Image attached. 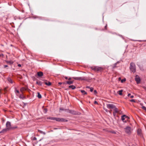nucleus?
I'll return each mask as SVG.
<instances>
[{
  "label": "nucleus",
  "mask_w": 146,
  "mask_h": 146,
  "mask_svg": "<svg viewBox=\"0 0 146 146\" xmlns=\"http://www.w3.org/2000/svg\"><path fill=\"white\" fill-rule=\"evenodd\" d=\"M106 106L107 108L109 109H113V114L114 116L115 117H118V110L113 104H106Z\"/></svg>",
  "instance_id": "1"
},
{
  "label": "nucleus",
  "mask_w": 146,
  "mask_h": 146,
  "mask_svg": "<svg viewBox=\"0 0 146 146\" xmlns=\"http://www.w3.org/2000/svg\"><path fill=\"white\" fill-rule=\"evenodd\" d=\"M124 129L125 133L129 135H130L132 133L133 130L132 127L128 126L126 127Z\"/></svg>",
  "instance_id": "2"
},
{
  "label": "nucleus",
  "mask_w": 146,
  "mask_h": 146,
  "mask_svg": "<svg viewBox=\"0 0 146 146\" xmlns=\"http://www.w3.org/2000/svg\"><path fill=\"white\" fill-rule=\"evenodd\" d=\"M91 69L96 72H101L103 70L102 68L98 66H93L91 68Z\"/></svg>",
  "instance_id": "3"
},
{
  "label": "nucleus",
  "mask_w": 146,
  "mask_h": 146,
  "mask_svg": "<svg viewBox=\"0 0 146 146\" xmlns=\"http://www.w3.org/2000/svg\"><path fill=\"white\" fill-rule=\"evenodd\" d=\"M7 128L9 130L11 129H15L17 128V127H13L11 124V123L9 121H7L6 123Z\"/></svg>",
  "instance_id": "4"
},
{
  "label": "nucleus",
  "mask_w": 146,
  "mask_h": 146,
  "mask_svg": "<svg viewBox=\"0 0 146 146\" xmlns=\"http://www.w3.org/2000/svg\"><path fill=\"white\" fill-rule=\"evenodd\" d=\"M130 69L131 71L133 72H135L136 71L135 66V64L133 62L130 64Z\"/></svg>",
  "instance_id": "5"
},
{
  "label": "nucleus",
  "mask_w": 146,
  "mask_h": 146,
  "mask_svg": "<svg viewBox=\"0 0 146 146\" xmlns=\"http://www.w3.org/2000/svg\"><path fill=\"white\" fill-rule=\"evenodd\" d=\"M129 118L125 115H124L121 116V119L124 122H127Z\"/></svg>",
  "instance_id": "6"
},
{
  "label": "nucleus",
  "mask_w": 146,
  "mask_h": 146,
  "mask_svg": "<svg viewBox=\"0 0 146 146\" xmlns=\"http://www.w3.org/2000/svg\"><path fill=\"white\" fill-rule=\"evenodd\" d=\"M55 120H56L58 121H60V122H62V121H65L66 122L67 121V120H66L62 118H58V117H55Z\"/></svg>",
  "instance_id": "7"
},
{
  "label": "nucleus",
  "mask_w": 146,
  "mask_h": 146,
  "mask_svg": "<svg viewBox=\"0 0 146 146\" xmlns=\"http://www.w3.org/2000/svg\"><path fill=\"white\" fill-rule=\"evenodd\" d=\"M137 134L140 137H142L143 136L141 130V129H137Z\"/></svg>",
  "instance_id": "8"
},
{
  "label": "nucleus",
  "mask_w": 146,
  "mask_h": 146,
  "mask_svg": "<svg viewBox=\"0 0 146 146\" xmlns=\"http://www.w3.org/2000/svg\"><path fill=\"white\" fill-rule=\"evenodd\" d=\"M135 79L137 84L139 83L140 81V79L138 75H136L135 76Z\"/></svg>",
  "instance_id": "9"
},
{
  "label": "nucleus",
  "mask_w": 146,
  "mask_h": 146,
  "mask_svg": "<svg viewBox=\"0 0 146 146\" xmlns=\"http://www.w3.org/2000/svg\"><path fill=\"white\" fill-rule=\"evenodd\" d=\"M29 90L27 88H25L24 87H22L20 89L21 92L22 93H23V92L25 90L29 91Z\"/></svg>",
  "instance_id": "10"
},
{
  "label": "nucleus",
  "mask_w": 146,
  "mask_h": 146,
  "mask_svg": "<svg viewBox=\"0 0 146 146\" xmlns=\"http://www.w3.org/2000/svg\"><path fill=\"white\" fill-rule=\"evenodd\" d=\"M19 98L23 100L25 99L26 98L25 96H23V93H22V94L20 95Z\"/></svg>",
  "instance_id": "11"
},
{
  "label": "nucleus",
  "mask_w": 146,
  "mask_h": 146,
  "mask_svg": "<svg viewBox=\"0 0 146 146\" xmlns=\"http://www.w3.org/2000/svg\"><path fill=\"white\" fill-rule=\"evenodd\" d=\"M37 75L40 77H41L43 75V73L41 72H39L37 73Z\"/></svg>",
  "instance_id": "12"
},
{
  "label": "nucleus",
  "mask_w": 146,
  "mask_h": 146,
  "mask_svg": "<svg viewBox=\"0 0 146 146\" xmlns=\"http://www.w3.org/2000/svg\"><path fill=\"white\" fill-rule=\"evenodd\" d=\"M68 112L69 113H72L73 114H75V112L73 110H69Z\"/></svg>",
  "instance_id": "13"
},
{
  "label": "nucleus",
  "mask_w": 146,
  "mask_h": 146,
  "mask_svg": "<svg viewBox=\"0 0 146 146\" xmlns=\"http://www.w3.org/2000/svg\"><path fill=\"white\" fill-rule=\"evenodd\" d=\"M47 119H50L53 120H55V117H47Z\"/></svg>",
  "instance_id": "14"
},
{
  "label": "nucleus",
  "mask_w": 146,
  "mask_h": 146,
  "mask_svg": "<svg viewBox=\"0 0 146 146\" xmlns=\"http://www.w3.org/2000/svg\"><path fill=\"white\" fill-rule=\"evenodd\" d=\"M8 130L7 128H5L3 129L2 131L0 132L1 133H3L6 132Z\"/></svg>",
  "instance_id": "15"
},
{
  "label": "nucleus",
  "mask_w": 146,
  "mask_h": 146,
  "mask_svg": "<svg viewBox=\"0 0 146 146\" xmlns=\"http://www.w3.org/2000/svg\"><path fill=\"white\" fill-rule=\"evenodd\" d=\"M81 92L82 93V94L83 95H85V94H86L87 93L84 90H80Z\"/></svg>",
  "instance_id": "16"
},
{
  "label": "nucleus",
  "mask_w": 146,
  "mask_h": 146,
  "mask_svg": "<svg viewBox=\"0 0 146 146\" xmlns=\"http://www.w3.org/2000/svg\"><path fill=\"white\" fill-rule=\"evenodd\" d=\"M69 88H71L72 89H74L76 88V87L74 85L70 86L68 87Z\"/></svg>",
  "instance_id": "17"
},
{
  "label": "nucleus",
  "mask_w": 146,
  "mask_h": 146,
  "mask_svg": "<svg viewBox=\"0 0 146 146\" xmlns=\"http://www.w3.org/2000/svg\"><path fill=\"white\" fill-rule=\"evenodd\" d=\"M73 81H67L66 82V83L68 84H69V85L72 84L73 83Z\"/></svg>",
  "instance_id": "18"
},
{
  "label": "nucleus",
  "mask_w": 146,
  "mask_h": 146,
  "mask_svg": "<svg viewBox=\"0 0 146 146\" xmlns=\"http://www.w3.org/2000/svg\"><path fill=\"white\" fill-rule=\"evenodd\" d=\"M45 84L48 86H50L51 84V82H45Z\"/></svg>",
  "instance_id": "19"
},
{
  "label": "nucleus",
  "mask_w": 146,
  "mask_h": 146,
  "mask_svg": "<svg viewBox=\"0 0 146 146\" xmlns=\"http://www.w3.org/2000/svg\"><path fill=\"white\" fill-rule=\"evenodd\" d=\"M38 96H37L39 98H42V96L40 94V93L39 92H38Z\"/></svg>",
  "instance_id": "20"
},
{
  "label": "nucleus",
  "mask_w": 146,
  "mask_h": 146,
  "mask_svg": "<svg viewBox=\"0 0 146 146\" xmlns=\"http://www.w3.org/2000/svg\"><path fill=\"white\" fill-rule=\"evenodd\" d=\"M73 78L75 80H80L81 79V78H79V77H73Z\"/></svg>",
  "instance_id": "21"
},
{
  "label": "nucleus",
  "mask_w": 146,
  "mask_h": 146,
  "mask_svg": "<svg viewBox=\"0 0 146 146\" xmlns=\"http://www.w3.org/2000/svg\"><path fill=\"white\" fill-rule=\"evenodd\" d=\"M8 80L9 82H10L11 83H13V81L10 78H9L8 79Z\"/></svg>",
  "instance_id": "22"
},
{
  "label": "nucleus",
  "mask_w": 146,
  "mask_h": 146,
  "mask_svg": "<svg viewBox=\"0 0 146 146\" xmlns=\"http://www.w3.org/2000/svg\"><path fill=\"white\" fill-rule=\"evenodd\" d=\"M36 84L40 85L42 84L41 82L40 81H37L36 82Z\"/></svg>",
  "instance_id": "23"
},
{
  "label": "nucleus",
  "mask_w": 146,
  "mask_h": 146,
  "mask_svg": "<svg viewBox=\"0 0 146 146\" xmlns=\"http://www.w3.org/2000/svg\"><path fill=\"white\" fill-rule=\"evenodd\" d=\"M128 97H130L131 98H133L134 97V96L133 95L132 96H131V94H128Z\"/></svg>",
  "instance_id": "24"
},
{
  "label": "nucleus",
  "mask_w": 146,
  "mask_h": 146,
  "mask_svg": "<svg viewBox=\"0 0 146 146\" xmlns=\"http://www.w3.org/2000/svg\"><path fill=\"white\" fill-rule=\"evenodd\" d=\"M126 81V79L125 78L121 80V82L122 83L125 82Z\"/></svg>",
  "instance_id": "25"
},
{
  "label": "nucleus",
  "mask_w": 146,
  "mask_h": 146,
  "mask_svg": "<svg viewBox=\"0 0 146 146\" xmlns=\"http://www.w3.org/2000/svg\"><path fill=\"white\" fill-rule=\"evenodd\" d=\"M123 91V90H121L119 91V95H121L122 94V92Z\"/></svg>",
  "instance_id": "26"
},
{
  "label": "nucleus",
  "mask_w": 146,
  "mask_h": 146,
  "mask_svg": "<svg viewBox=\"0 0 146 146\" xmlns=\"http://www.w3.org/2000/svg\"><path fill=\"white\" fill-rule=\"evenodd\" d=\"M38 131L40 133H44V134H45L44 132H43L42 131L40 130H38Z\"/></svg>",
  "instance_id": "27"
},
{
  "label": "nucleus",
  "mask_w": 146,
  "mask_h": 146,
  "mask_svg": "<svg viewBox=\"0 0 146 146\" xmlns=\"http://www.w3.org/2000/svg\"><path fill=\"white\" fill-rule=\"evenodd\" d=\"M7 63H9L11 64H12L13 63V62L12 61H8L7 62Z\"/></svg>",
  "instance_id": "28"
},
{
  "label": "nucleus",
  "mask_w": 146,
  "mask_h": 146,
  "mask_svg": "<svg viewBox=\"0 0 146 146\" xmlns=\"http://www.w3.org/2000/svg\"><path fill=\"white\" fill-rule=\"evenodd\" d=\"M90 91L91 92H92L94 88H90Z\"/></svg>",
  "instance_id": "29"
},
{
  "label": "nucleus",
  "mask_w": 146,
  "mask_h": 146,
  "mask_svg": "<svg viewBox=\"0 0 146 146\" xmlns=\"http://www.w3.org/2000/svg\"><path fill=\"white\" fill-rule=\"evenodd\" d=\"M104 109L105 110V111H106L107 112H108L109 111L107 109H106V108H105L104 107Z\"/></svg>",
  "instance_id": "30"
},
{
  "label": "nucleus",
  "mask_w": 146,
  "mask_h": 146,
  "mask_svg": "<svg viewBox=\"0 0 146 146\" xmlns=\"http://www.w3.org/2000/svg\"><path fill=\"white\" fill-rule=\"evenodd\" d=\"M130 101L131 102H135V100H133V99L131 100H130Z\"/></svg>",
  "instance_id": "31"
},
{
  "label": "nucleus",
  "mask_w": 146,
  "mask_h": 146,
  "mask_svg": "<svg viewBox=\"0 0 146 146\" xmlns=\"http://www.w3.org/2000/svg\"><path fill=\"white\" fill-rule=\"evenodd\" d=\"M142 109H144V110H146V108L145 106H143L142 107Z\"/></svg>",
  "instance_id": "32"
},
{
  "label": "nucleus",
  "mask_w": 146,
  "mask_h": 146,
  "mask_svg": "<svg viewBox=\"0 0 146 146\" xmlns=\"http://www.w3.org/2000/svg\"><path fill=\"white\" fill-rule=\"evenodd\" d=\"M15 92H17L18 93H19V92L18 90H15Z\"/></svg>",
  "instance_id": "33"
},
{
  "label": "nucleus",
  "mask_w": 146,
  "mask_h": 146,
  "mask_svg": "<svg viewBox=\"0 0 146 146\" xmlns=\"http://www.w3.org/2000/svg\"><path fill=\"white\" fill-rule=\"evenodd\" d=\"M94 104H98L97 102L96 101H95L94 102Z\"/></svg>",
  "instance_id": "34"
},
{
  "label": "nucleus",
  "mask_w": 146,
  "mask_h": 146,
  "mask_svg": "<svg viewBox=\"0 0 146 146\" xmlns=\"http://www.w3.org/2000/svg\"><path fill=\"white\" fill-rule=\"evenodd\" d=\"M7 88H4V91L5 92H6V91H7Z\"/></svg>",
  "instance_id": "35"
},
{
  "label": "nucleus",
  "mask_w": 146,
  "mask_h": 146,
  "mask_svg": "<svg viewBox=\"0 0 146 146\" xmlns=\"http://www.w3.org/2000/svg\"><path fill=\"white\" fill-rule=\"evenodd\" d=\"M33 140H36V138L35 137H34L33 138Z\"/></svg>",
  "instance_id": "36"
},
{
  "label": "nucleus",
  "mask_w": 146,
  "mask_h": 146,
  "mask_svg": "<svg viewBox=\"0 0 146 146\" xmlns=\"http://www.w3.org/2000/svg\"><path fill=\"white\" fill-rule=\"evenodd\" d=\"M94 92L95 94H96L97 93V92L96 90H94Z\"/></svg>",
  "instance_id": "37"
},
{
  "label": "nucleus",
  "mask_w": 146,
  "mask_h": 146,
  "mask_svg": "<svg viewBox=\"0 0 146 146\" xmlns=\"http://www.w3.org/2000/svg\"><path fill=\"white\" fill-rule=\"evenodd\" d=\"M62 84V82H60L58 83V84L59 85H61Z\"/></svg>",
  "instance_id": "38"
},
{
  "label": "nucleus",
  "mask_w": 146,
  "mask_h": 146,
  "mask_svg": "<svg viewBox=\"0 0 146 146\" xmlns=\"http://www.w3.org/2000/svg\"><path fill=\"white\" fill-rule=\"evenodd\" d=\"M8 67V66L7 65H5L4 66V68H6Z\"/></svg>",
  "instance_id": "39"
},
{
  "label": "nucleus",
  "mask_w": 146,
  "mask_h": 146,
  "mask_svg": "<svg viewBox=\"0 0 146 146\" xmlns=\"http://www.w3.org/2000/svg\"><path fill=\"white\" fill-rule=\"evenodd\" d=\"M18 66L19 67H21V64H18Z\"/></svg>",
  "instance_id": "40"
},
{
  "label": "nucleus",
  "mask_w": 146,
  "mask_h": 146,
  "mask_svg": "<svg viewBox=\"0 0 146 146\" xmlns=\"http://www.w3.org/2000/svg\"><path fill=\"white\" fill-rule=\"evenodd\" d=\"M111 132H112V133H115V131H112Z\"/></svg>",
  "instance_id": "41"
},
{
  "label": "nucleus",
  "mask_w": 146,
  "mask_h": 146,
  "mask_svg": "<svg viewBox=\"0 0 146 146\" xmlns=\"http://www.w3.org/2000/svg\"><path fill=\"white\" fill-rule=\"evenodd\" d=\"M44 110L45 111V112H46L47 111V110L46 109H44Z\"/></svg>",
  "instance_id": "42"
},
{
  "label": "nucleus",
  "mask_w": 146,
  "mask_h": 146,
  "mask_svg": "<svg viewBox=\"0 0 146 146\" xmlns=\"http://www.w3.org/2000/svg\"><path fill=\"white\" fill-rule=\"evenodd\" d=\"M86 88H90V87L88 86H87L86 87Z\"/></svg>",
  "instance_id": "43"
},
{
  "label": "nucleus",
  "mask_w": 146,
  "mask_h": 146,
  "mask_svg": "<svg viewBox=\"0 0 146 146\" xmlns=\"http://www.w3.org/2000/svg\"><path fill=\"white\" fill-rule=\"evenodd\" d=\"M64 78H65L66 79V80H67V79H68V77H67L65 76V77H64Z\"/></svg>",
  "instance_id": "44"
},
{
  "label": "nucleus",
  "mask_w": 146,
  "mask_h": 146,
  "mask_svg": "<svg viewBox=\"0 0 146 146\" xmlns=\"http://www.w3.org/2000/svg\"><path fill=\"white\" fill-rule=\"evenodd\" d=\"M71 78H69L68 79V80H71Z\"/></svg>",
  "instance_id": "45"
},
{
  "label": "nucleus",
  "mask_w": 146,
  "mask_h": 146,
  "mask_svg": "<svg viewBox=\"0 0 146 146\" xmlns=\"http://www.w3.org/2000/svg\"><path fill=\"white\" fill-rule=\"evenodd\" d=\"M106 28H107V25H106L105 26V29H107Z\"/></svg>",
  "instance_id": "46"
},
{
  "label": "nucleus",
  "mask_w": 146,
  "mask_h": 146,
  "mask_svg": "<svg viewBox=\"0 0 146 146\" xmlns=\"http://www.w3.org/2000/svg\"><path fill=\"white\" fill-rule=\"evenodd\" d=\"M65 84V82H63L62 84Z\"/></svg>",
  "instance_id": "47"
},
{
  "label": "nucleus",
  "mask_w": 146,
  "mask_h": 146,
  "mask_svg": "<svg viewBox=\"0 0 146 146\" xmlns=\"http://www.w3.org/2000/svg\"><path fill=\"white\" fill-rule=\"evenodd\" d=\"M119 80H121V78H119Z\"/></svg>",
  "instance_id": "48"
},
{
  "label": "nucleus",
  "mask_w": 146,
  "mask_h": 146,
  "mask_svg": "<svg viewBox=\"0 0 146 146\" xmlns=\"http://www.w3.org/2000/svg\"><path fill=\"white\" fill-rule=\"evenodd\" d=\"M144 88H145V89L146 90V88L144 87Z\"/></svg>",
  "instance_id": "49"
},
{
  "label": "nucleus",
  "mask_w": 146,
  "mask_h": 146,
  "mask_svg": "<svg viewBox=\"0 0 146 146\" xmlns=\"http://www.w3.org/2000/svg\"><path fill=\"white\" fill-rule=\"evenodd\" d=\"M1 54H0V57L1 56Z\"/></svg>",
  "instance_id": "50"
},
{
  "label": "nucleus",
  "mask_w": 146,
  "mask_h": 146,
  "mask_svg": "<svg viewBox=\"0 0 146 146\" xmlns=\"http://www.w3.org/2000/svg\"><path fill=\"white\" fill-rule=\"evenodd\" d=\"M119 92V91H117V93H118Z\"/></svg>",
  "instance_id": "51"
}]
</instances>
